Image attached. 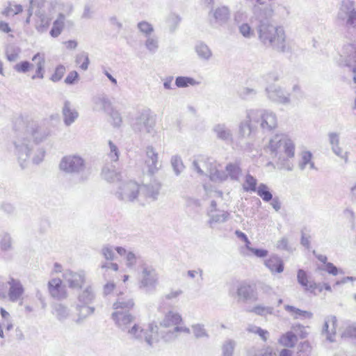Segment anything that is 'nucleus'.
Wrapping results in <instances>:
<instances>
[{"mask_svg": "<svg viewBox=\"0 0 356 356\" xmlns=\"http://www.w3.org/2000/svg\"><path fill=\"white\" fill-rule=\"evenodd\" d=\"M15 136L13 145L16 153L22 159L29 157L33 143H40L47 139L49 133L34 122H29L22 117H17L13 122Z\"/></svg>", "mask_w": 356, "mask_h": 356, "instance_id": "nucleus-1", "label": "nucleus"}, {"mask_svg": "<svg viewBox=\"0 0 356 356\" xmlns=\"http://www.w3.org/2000/svg\"><path fill=\"white\" fill-rule=\"evenodd\" d=\"M270 155L275 159L280 170L291 171L293 168V159L295 156L293 141L285 134H277L269 142Z\"/></svg>", "mask_w": 356, "mask_h": 356, "instance_id": "nucleus-2", "label": "nucleus"}, {"mask_svg": "<svg viewBox=\"0 0 356 356\" xmlns=\"http://www.w3.org/2000/svg\"><path fill=\"white\" fill-rule=\"evenodd\" d=\"M258 35L260 42L266 47L279 52H285L289 50V44L283 27L261 21L258 26Z\"/></svg>", "mask_w": 356, "mask_h": 356, "instance_id": "nucleus-3", "label": "nucleus"}, {"mask_svg": "<svg viewBox=\"0 0 356 356\" xmlns=\"http://www.w3.org/2000/svg\"><path fill=\"white\" fill-rule=\"evenodd\" d=\"M183 319L181 314L175 311L170 310L159 321V340L161 339L165 342L175 341L179 333L190 334L191 330L186 326H181Z\"/></svg>", "mask_w": 356, "mask_h": 356, "instance_id": "nucleus-4", "label": "nucleus"}, {"mask_svg": "<svg viewBox=\"0 0 356 356\" xmlns=\"http://www.w3.org/2000/svg\"><path fill=\"white\" fill-rule=\"evenodd\" d=\"M124 333L129 339L144 341L149 347H154L159 342V327L155 323H149L146 329L134 323Z\"/></svg>", "mask_w": 356, "mask_h": 356, "instance_id": "nucleus-5", "label": "nucleus"}, {"mask_svg": "<svg viewBox=\"0 0 356 356\" xmlns=\"http://www.w3.org/2000/svg\"><path fill=\"white\" fill-rule=\"evenodd\" d=\"M159 279V274L152 265L143 263L139 266L138 284L140 289L147 292L155 290Z\"/></svg>", "mask_w": 356, "mask_h": 356, "instance_id": "nucleus-6", "label": "nucleus"}, {"mask_svg": "<svg viewBox=\"0 0 356 356\" xmlns=\"http://www.w3.org/2000/svg\"><path fill=\"white\" fill-rule=\"evenodd\" d=\"M247 117L250 121H255L256 124L259 123L264 131H270L277 126V118L272 111L266 110H248Z\"/></svg>", "mask_w": 356, "mask_h": 356, "instance_id": "nucleus-7", "label": "nucleus"}, {"mask_svg": "<svg viewBox=\"0 0 356 356\" xmlns=\"http://www.w3.org/2000/svg\"><path fill=\"white\" fill-rule=\"evenodd\" d=\"M337 20L347 27H356V6L353 0H342L337 14Z\"/></svg>", "mask_w": 356, "mask_h": 356, "instance_id": "nucleus-8", "label": "nucleus"}, {"mask_svg": "<svg viewBox=\"0 0 356 356\" xmlns=\"http://www.w3.org/2000/svg\"><path fill=\"white\" fill-rule=\"evenodd\" d=\"M86 161L78 154H68L64 156L59 163V169L69 175L81 173L85 170Z\"/></svg>", "mask_w": 356, "mask_h": 356, "instance_id": "nucleus-9", "label": "nucleus"}, {"mask_svg": "<svg viewBox=\"0 0 356 356\" xmlns=\"http://www.w3.org/2000/svg\"><path fill=\"white\" fill-rule=\"evenodd\" d=\"M114 250L115 248L110 245H104L101 249V254L106 259L100 266L102 274L105 280L112 277L111 272L116 273L119 269L118 264L113 262L115 259Z\"/></svg>", "mask_w": 356, "mask_h": 356, "instance_id": "nucleus-10", "label": "nucleus"}, {"mask_svg": "<svg viewBox=\"0 0 356 356\" xmlns=\"http://www.w3.org/2000/svg\"><path fill=\"white\" fill-rule=\"evenodd\" d=\"M139 192L140 186L136 181H127L119 184L115 195L122 201L131 202L137 199Z\"/></svg>", "mask_w": 356, "mask_h": 356, "instance_id": "nucleus-11", "label": "nucleus"}, {"mask_svg": "<svg viewBox=\"0 0 356 356\" xmlns=\"http://www.w3.org/2000/svg\"><path fill=\"white\" fill-rule=\"evenodd\" d=\"M63 282L71 289H80L86 280V272L83 270L74 271L72 269L63 270L62 275Z\"/></svg>", "mask_w": 356, "mask_h": 356, "instance_id": "nucleus-12", "label": "nucleus"}, {"mask_svg": "<svg viewBox=\"0 0 356 356\" xmlns=\"http://www.w3.org/2000/svg\"><path fill=\"white\" fill-rule=\"evenodd\" d=\"M341 65L350 68L356 83V44H348L343 46L341 55Z\"/></svg>", "mask_w": 356, "mask_h": 356, "instance_id": "nucleus-13", "label": "nucleus"}, {"mask_svg": "<svg viewBox=\"0 0 356 356\" xmlns=\"http://www.w3.org/2000/svg\"><path fill=\"white\" fill-rule=\"evenodd\" d=\"M154 127V122L147 111H144L135 119L132 124L133 129L136 132L150 134Z\"/></svg>", "mask_w": 356, "mask_h": 356, "instance_id": "nucleus-14", "label": "nucleus"}, {"mask_svg": "<svg viewBox=\"0 0 356 356\" xmlns=\"http://www.w3.org/2000/svg\"><path fill=\"white\" fill-rule=\"evenodd\" d=\"M161 167L159 161V155L155 149L152 146L147 147L145 149V169L147 172L153 175L158 172Z\"/></svg>", "mask_w": 356, "mask_h": 356, "instance_id": "nucleus-15", "label": "nucleus"}, {"mask_svg": "<svg viewBox=\"0 0 356 356\" xmlns=\"http://www.w3.org/2000/svg\"><path fill=\"white\" fill-rule=\"evenodd\" d=\"M216 161L205 156H196L192 163L193 170L200 176H209L210 171Z\"/></svg>", "mask_w": 356, "mask_h": 356, "instance_id": "nucleus-16", "label": "nucleus"}, {"mask_svg": "<svg viewBox=\"0 0 356 356\" xmlns=\"http://www.w3.org/2000/svg\"><path fill=\"white\" fill-rule=\"evenodd\" d=\"M111 317L116 326L124 333L135 320V317L129 312L123 311L114 312Z\"/></svg>", "mask_w": 356, "mask_h": 356, "instance_id": "nucleus-17", "label": "nucleus"}, {"mask_svg": "<svg viewBox=\"0 0 356 356\" xmlns=\"http://www.w3.org/2000/svg\"><path fill=\"white\" fill-rule=\"evenodd\" d=\"M268 97L273 102L282 104H291L289 95H286L279 86H270L266 88Z\"/></svg>", "mask_w": 356, "mask_h": 356, "instance_id": "nucleus-18", "label": "nucleus"}, {"mask_svg": "<svg viewBox=\"0 0 356 356\" xmlns=\"http://www.w3.org/2000/svg\"><path fill=\"white\" fill-rule=\"evenodd\" d=\"M230 9L227 6H218L209 12V17L219 26L225 24L230 18Z\"/></svg>", "mask_w": 356, "mask_h": 356, "instance_id": "nucleus-19", "label": "nucleus"}, {"mask_svg": "<svg viewBox=\"0 0 356 356\" xmlns=\"http://www.w3.org/2000/svg\"><path fill=\"white\" fill-rule=\"evenodd\" d=\"M9 289L8 297L10 302H16L22 300L24 293V288L19 280L10 278L8 282Z\"/></svg>", "mask_w": 356, "mask_h": 356, "instance_id": "nucleus-20", "label": "nucleus"}, {"mask_svg": "<svg viewBox=\"0 0 356 356\" xmlns=\"http://www.w3.org/2000/svg\"><path fill=\"white\" fill-rule=\"evenodd\" d=\"M337 327V319L336 316H330L325 319L321 334L327 341L330 343L335 341Z\"/></svg>", "mask_w": 356, "mask_h": 356, "instance_id": "nucleus-21", "label": "nucleus"}, {"mask_svg": "<svg viewBox=\"0 0 356 356\" xmlns=\"http://www.w3.org/2000/svg\"><path fill=\"white\" fill-rule=\"evenodd\" d=\"M48 290L51 296L57 300H63L67 296L65 286L62 284V280L60 278L50 280L48 282Z\"/></svg>", "mask_w": 356, "mask_h": 356, "instance_id": "nucleus-22", "label": "nucleus"}, {"mask_svg": "<svg viewBox=\"0 0 356 356\" xmlns=\"http://www.w3.org/2000/svg\"><path fill=\"white\" fill-rule=\"evenodd\" d=\"M134 307V301L133 298L130 294H124V293H120L118 295L117 300L113 303V307L115 310L118 311H123L128 312Z\"/></svg>", "mask_w": 356, "mask_h": 356, "instance_id": "nucleus-23", "label": "nucleus"}, {"mask_svg": "<svg viewBox=\"0 0 356 356\" xmlns=\"http://www.w3.org/2000/svg\"><path fill=\"white\" fill-rule=\"evenodd\" d=\"M207 214L209 217L208 224L211 228H214L216 225L225 222L229 218V213L225 211L208 210Z\"/></svg>", "mask_w": 356, "mask_h": 356, "instance_id": "nucleus-24", "label": "nucleus"}, {"mask_svg": "<svg viewBox=\"0 0 356 356\" xmlns=\"http://www.w3.org/2000/svg\"><path fill=\"white\" fill-rule=\"evenodd\" d=\"M297 281L306 291L314 293L318 285L314 281H309L306 271L299 269L297 273Z\"/></svg>", "mask_w": 356, "mask_h": 356, "instance_id": "nucleus-25", "label": "nucleus"}, {"mask_svg": "<svg viewBox=\"0 0 356 356\" xmlns=\"http://www.w3.org/2000/svg\"><path fill=\"white\" fill-rule=\"evenodd\" d=\"M213 131L216 137L225 142L232 140L233 134L231 129L224 123H219L213 126Z\"/></svg>", "mask_w": 356, "mask_h": 356, "instance_id": "nucleus-26", "label": "nucleus"}, {"mask_svg": "<svg viewBox=\"0 0 356 356\" xmlns=\"http://www.w3.org/2000/svg\"><path fill=\"white\" fill-rule=\"evenodd\" d=\"M38 19L35 22V29L38 33H42L47 31L51 22V17L42 10H35Z\"/></svg>", "mask_w": 356, "mask_h": 356, "instance_id": "nucleus-27", "label": "nucleus"}, {"mask_svg": "<svg viewBox=\"0 0 356 356\" xmlns=\"http://www.w3.org/2000/svg\"><path fill=\"white\" fill-rule=\"evenodd\" d=\"M298 168L300 170H316L315 164L313 161V155L309 151H302L300 154L298 161Z\"/></svg>", "mask_w": 356, "mask_h": 356, "instance_id": "nucleus-28", "label": "nucleus"}, {"mask_svg": "<svg viewBox=\"0 0 356 356\" xmlns=\"http://www.w3.org/2000/svg\"><path fill=\"white\" fill-rule=\"evenodd\" d=\"M63 122L66 126H70L79 117L76 109L71 106L69 101H65L63 108Z\"/></svg>", "mask_w": 356, "mask_h": 356, "instance_id": "nucleus-29", "label": "nucleus"}, {"mask_svg": "<svg viewBox=\"0 0 356 356\" xmlns=\"http://www.w3.org/2000/svg\"><path fill=\"white\" fill-rule=\"evenodd\" d=\"M264 264L272 273H281L284 270V263L282 259L276 255H273L266 259Z\"/></svg>", "mask_w": 356, "mask_h": 356, "instance_id": "nucleus-30", "label": "nucleus"}, {"mask_svg": "<svg viewBox=\"0 0 356 356\" xmlns=\"http://www.w3.org/2000/svg\"><path fill=\"white\" fill-rule=\"evenodd\" d=\"M256 122L250 121L246 116L245 120L241 121L238 126V134L242 138H248L256 128Z\"/></svg>", "mask_w": 356, "mask_h": 356, "instance_id": "nucleus-31", "label": "nucleus"}, {"mask_svg": "<svg viewBox=\"0 0 356 356\" xmlns=\"http://www.w3.org/2000/svg\"><path fill=\"white\" fill-rule=\"evenodd\" d=\"M161 188V184L156 181H154L149 184L143 186L142 191L145 193L146 197L155 200L157 199Z\"/></svg>", "mask_w": 356, "mask_h": 356, "instance_id": "nucleus-32", "label": "nucleus"}, {"mask_svg": "<svg viewBox=\"0 0 356 356\" xmlns=\"http://www.w3.org/2000/svg\"><path fill=\"white\" fill-rule=\"evenodd\" d=\"M195 51L198 58L203 60H209L211 58L213 53L209 47L203 42H198L195 45Z\"/></svg>", "mask_w": 356, "mask_h": 356, "instance_id": "nucleus-33", "label": "nucleus"}, {"mask_svg": "<svg viewBox=\"0 0 356 356\" xmlns=\"http://www.w3.org/2000/svg\"><path fill=\"white\" fill-rule=\"evenodd\" d=\"M284 309L295 319H310L313 316L312 312L301 310L291 305H286Z\"/></svg>", "mask_w": 356, "mask_h": 356, "instance_id": "nucleus-34", "label": "nucleus"}, {"mask_svg": "<svg viewBox=\"0 0 356 356\" xmlns=\"http://www.w3.org/2000/svg\"><path fill=\"white\" fill-rule=\"evenodd\" d=\"M220 164L216 162L212 167L209 175V179L215 182H222L227 179V175L225 170H220Z\"/></svg>", "mask_w": 356, "mask_h": 356, "instance_id": "nucleus-35", "label": "nucleus"}, {"mask_svg": "<svg viewBox=\"0 0 356 356\" xmlns=\"http://www.w3.org/2000/svg\"><path fill=\"white\" fill-rule=\"evenodd\" d=\"M237 296L243 300H256L253 289L248 284H241L237 289Z\"/></svg>", "mask_w": 356, "mask_h": 356, "instance_id": "nucleus-36", "label": "nucleus"}, {"mask_svg": "<svg viewBox=\"0 0 356 356\" xmlns=\"http://www.w3.org/2000/svg\"><path fill=\"white\" fill-rule=\"evenodd\" d=\"M102 177L108 182L120 181L121 175L117 172L112 165L104 166L102 172Z\"/></svg>", "mask_w": 356, "mask_h": 356, "instance_id": "nucleus-37", "label": "nucleus"}, {"mask_svg": "<svg viewBox=\"0 0 356 356\" xmlns=\"http://www.w3.org/2000/svg\"><path fill=\"white\" fill-rule=\"evenodd\" d=\"M65 20V15L63 13H59L56 19L53 22L52 28L49 32L51 37L57 38L60 35L64 28Z\"/></svg>", "mask_w": 356, "mask_h": 356, "instance_id": "nucleus-38", "label": "nucleus"}, {"mask_svg": "<svg viewBox=\"0 0 356 356\" xmlns=\"http://www.w3.org/2000/svg\"><path fill=\"white\" fill-rule=\"evenodd\" d=\"M225 169L227 175V178L229 177L234 181L239 180L242 170L238 163H229L226 165Z\"/></svg>", "mask_w": 356, "mask_h": 356, "instance_id": "nucleus-39", "label": "nucleus"}, {"mask_svg": "<svg viewBox=\"0 0 356 356\" xmlns=\"http://www.w3.org/2000/svg\"><path fill=\"white\" fill-rule=\"evenodd\" d=\"M298 341L297 336L291 331L282 334L279 339V343L285 347L293 348Z\"/></svg>", "mask_w": 356, "mask_h": 356, "instance_id": "nucleus-40", "label": "nucleus"}, {"mask_svg": "<svg viewBox=\"0 0 356 356\" xmlns=\"http://www.w3.org/2000/svg\"><path fill=\"white\" fill-rule=\"evenodd\" d=\"M95 298V293L90 286H87L83 290L78 296V300L80 304L88 305L92 302Z\"/></svg>", "mask_w": 356, "mask_h": 356, "instance_id": "nucleus-41", "label": "nucleus"}, {"mask_svg": "<svg viewBox=\"0 0 356 356\" xmlns=\"http://www.w3.org/2000/svg\"><path fill=\"white\" fill-rule=\"evenodd\" d=\"M53 314L58 321H64L70 316L69 309L60 303L54 304L53 306Z\"/></svg>", "mask_w": 356, "mask_h": 356, "instance_id": "nucleus-42", "label": "nucleus"}, {"mask_svg": "<svg viewBox=\"0 0 356 356\" xmlns=\"http://www.w3.org/2000/svg\"><path fill=\"white\" fill-rule=\"evenodd\" d=\"M257 179L250 173H247L244 178L243 189L246 192H255L256 189L257 188Z\"/></svg>", "mask_w": 356, "mask_h": 356, "instance_id": "nucleus-43", "label": "nucleus"}, {"mask_svg": "<svg viewBox=\"0 0 356 356\" xmlns=\"http://www.w3.org/2000/svg\"><path fill=\"white\" fill-rule=\"evenodd\" d=\"M95 110L106 111L111 106L109 99L104 95L96 96L92 99Z\"/></svg>", "mask_w": 356, "mask_h": 356, "instance_id": "nucleus-44", "label": "nucleus"}, {"mask_svg": "<svg viewBox=\"0 0 356 356\" xmlns=\"http://www.w3.org/2000/svg\"><path fill=\"white\" fill-rule=\"evenodd\" d=\"M78 311L79 318L76 320L77 323L81 322L88 316L91 315L94 312V307H89L88 305L78 304L76 307Z\"/></svg>", "mask_w": 356, "mask_h": 356, "instance_id": "nucleus-45", "label": "nucleus"}, {"mask_svg": "<svg viewBox=\"0 0 356 356\" xmlns=\"http://www.w3.org/2000/svg\"><path fill=\"white\" fill-rule=\"evenodd\" d=\"M255 192L264 202H268L272 200L273 195L268 186L265 184H260Z\"/></svg>", "mask_w": 356, "mask_h": 356, "instance_id": "nucleus-46", "label": "nucleus"}, {"mask_svg": "<svg viewBox=\"0 0 356 356\" xmlns=\"http://www.w3.org/2000/svg\"><path fill=\"white\" fill-rule=\"evenodd\" d=\"M145 46L151 54L156 53L159 47L158 38L156 35L146 37Z\"/></svg>", "mask_w": 356, "mask_h": 356, "instance_id": "nucleus-47", "label": "nucleus"}, {"mask_svg": "<svg viewBox=\"0 0 356 356\" xmlns=\"http://www.w3.org/2000/svg\"><path fill=\"white\" fill-rule=\"evenodd\" d=\"M181 19L179 16L175 13H170L165 19V23L170 32L175 31L178 26Z\"/></svg>", "mask_w": 356, "mask_h": 356, "instance_id": "nucleus-48", "label": "nucleus"}, {"mask_svg": "<svg viewBox=\"0 0 356 356\" xmlns=\"http://www.w3.org/2000/svg\"><path fill=\"white\" fill-rule=\"evenodd\" d=\"M198 83L194 79L188 76H177L175 80V85L178 88H186L189 86H195Z\"/></svg>", "mask_w": 356, "mask_h": 356, "instance_id": "nucleus-49", "label": "nucleus"}, {"mask_svg": "<svg viewBox=\"0 0 356 356\" xmlns=\"http://www.w3.org/2000/svg\"><path fill=\"white\" fill-rule=\"evenodd\" d=\"M137 27L139 31L145 37L152 35V34L154 31L153 25L147 21H141L138 22Z\"/></svg>", "mask_w": 356, "mask_h": 356, "instance_id": "nucleus-50", "label": "nucleus"}, {"mask_svg": "<svg viewBox=\"0 0 356 356\" xmlns=\"http://www.w3.org/2000/svg\"><path fill=\"white\" fill-rule=\"evenodd\" d=\"M75 62L81 70L86 71L88 68L90 63L88 54L86 52H81L76 56Z\"/></svg>", "mask_w": 356, "mask_h": 356, "instance_id": "nucleus-51", "label": "nucleus"}, {"mask_svg": "<svg viewBox=\"0 0 356 356\" xmlns=\"http://www.w3.org/2000/svg\"><path fill=\"white\" fill-rule=\"evenodd\" d=\"M341 337L356 339V325L348 324L342 328Z\"/></svg>", "mask_w": 356, "mask_h": 356, "instance_id": "nucleus-52", "label": "nucleus"}, {"mask_svg": "<svg viewBox=\"0 0 356 356\" xmlns=\"http://www.w3.org/2000/svg\"><path fill=\"white\" fill-rule=\"evenodd\" d=\"M235 346V341L232 339L226 340L222 346V356H233Z\"/></svg>", "mask_w": 356, "mask_h": 356, "instance_id": "nucleus-53", "label": "nucleus"}, {"mask_svg": "<svg viewBox=\"0 0 356 356\" xmlns=\"http://www.w3.org/2000/svg\"><path fill=\"white\" fill-rule=\"evenodd\" d=\"M170 163L175 175H179L184 169L181 159L179 156H173L171 158Z\"/></svg>", "mask_w": 356, "mask_h": 356, "instance_id": "nucleus-54", "label": "nucleus"}, {"mask_svg": "<svg viewBox=\"0 0 356 356\" xmlns=\"http://www.w3.org/2000/svg\"><path fill=\"white\" fill-rule=\"evenodd\" d=\"M192 330L194 336L197 339L200 338H209V334L207 333L204 325L197 323L192 325Z\"/></svg>", "mask_w": 356, "mask_h": 356, "instance_id": "nucleus-55", "label": "nucleus"}, {"mask_svg": "<svg viewBox=\"0 0 356 356\" xmlns=\"http://www.w3.org/2000/svg\"><path fill=\"white\" fill-rule=\"evenodd\" d=\"M247 330L249 332L258 334L264 341H266L269 337V332L267 330H263L260 327H257L256 325H250L248 327Z\"/></svg>", "mask_w": 356, "mask_h": 356, "instance_id": "nucleus-56", "label": "nucleus"}, {"mask_svg": "<svg viewBox=\"0 0 356 356\" xmlns=\"http://www.w3.org/2000/svg\"><path fill=\"white\" fill-rule=\"evenodd\" d=\"M239 33L245 38L250 39L254 35V31L248 23H242L238 25Z\"/></svg>", "mask_w": 356, "mask_h": 356, "instance_id": "nucleus-57", "label": "nucleus"}, {"mask_svg": "<svg viewBox=\"0 0 356 356\" xmlns=\"http://www.w3.org/2000/svg\"><path fill=\"white\" fill-rule=\"evenodd\" d=\"M33 67V64H31L30 62L27 60H24L15 64L13 67V69L18 73H26Z\"/></svg>", "mask_w": 356, "mask_h": 356, "instance_id": "nucleus-58", "label": "nucleus"}, {"mask_svg": "<svg viewBox=\"0 0 356 356\" xmlns=\"http://www.w3.org/2000/svg\"><path fill=\"white\" fill-rule=\"evenodd\" d=\"M108 147L109 150L108 152V156L111 159L112 161H118L120 156V151L117 145H115L111 140L108 141Z\"/></svg>", "mask_w": 356, "mask_h": 356, "instance_id": "nucleus-59", "label": "nucleus"}, {"mask_svg": "<svg viewBox=\"0 0 356 356\" xmlns=\"http://www.w3.org/2000/svg\"><path fill=\"white\" fill-rule=\"evenodd\" d=\"M12 238L8 233H3L1 236L0 248L2 250L6 251L11 249Z\"/></svg>", "mask_w": 356, "mask_h": 356, "instance_id": "nucleus-60", "label": "nucleus"}, {"mask_svg": "<svg viewBox=\"0 0 356 356\" xmlns=\"http://www.w3.org/2000/svg\"><path fill=\"white\" fill-rule=\"evenodd\" d=\"M20 50L13 47H8L6 49V56L8 61L14 62L19 58Z\"/></svg>", "mask_w": 356, "mask_h": 356, "instance_id": "nucleus-61", "label": "nucleus"}, {"mask_svg": "<svg viewBox=\"0 0 356 356\" xmlns=\"http://www.w3.org/2000/svg\"><path fill=\"white\" fill-rule=\"evenodd\" d=\"M251 312L259 316H266L268 314H272L273 312V308L270 307H265L262 305H257L252 308Z\"/></svg>", "mask_w": 356, "mask_h": 356, "instance_id": "nucleus-62", "label": "nucleus"}, {"mask_svg": "<svg viewBox=\"0 0 356 356\" xmlns=\"http://www.w3.org/2000/svg\"><path fill=\"white\" fill-rule=\"evenodd\" d=\"M65 72V68L64 66H63V65L58 66L56 68L54 73L51 75V80L54 82H57V81H60L62 79V77L63 76Z\"/></svg>", "mask_w": 356, "mask_h": 356, "instance_id": "nucleus-63", "label": "nucleus"}, {"mask_svg": "<svg viewBox=\"0 0 356 356\" xmlns=\"http://www.w3.org/2000/svg\"><path fill=\"white\" fill-rule=\"evenodd\" d=\"M275 247L280 250L290 251L291 248L289 245V240L286 237H282L276 242Z\"/></svg>", "mask_w": 356, "mask_h": 356, "instance_id": "nucleus-64", "label": "nucleus"}]
</instances>
